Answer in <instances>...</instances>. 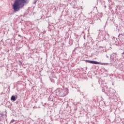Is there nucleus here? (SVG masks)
Here are the masks:
<instances>
[{
	"label": "nucleus",
	"instance_id": "f257e3e1",
	"mask_svg": "<svg viewBox=\"0 0 124 124\" xmlns=\"http://www.w3.org/2000/svg\"><path fill=\"white\" fill-rule=\"evenodd\" d=\"M30 2L29 0H15L13 4L14 12H18Z\"/></svg>",
	"mask_w": 124,
	"mask_h": 124
},
{
	"label": "nucleus",
	"instance_id": "f03ea898",
	"mask_svg": "<svg viewBox=\"0 0 124 124\" xmlns=\"http://www.w3.org/2000/svg\"><path fill=\"white\" fill-rule=\"evenodd\" d=\"M54 93L56 95H57L58 96H65V95H66L65 90L61 88L57 89Z\"/></svg>",
	"mask_w": 124,
	"mask_h": 124
},
{
	"label": "nucleus",
	"instance_id": "7ed1b4c3",
	"mask_svg": "<svg viewBox=\"0 0 124 124\" xmlns=\"http://www.w3.org/2000/svg\"><path fill=\"white\" fill-rule=\"evenodd\" d=\"M85 62H89V63H92L93 64H101V63L96 61L85 60Z\"/></svg>",
	"mask_w": 124,
	"mask_h": 124
},
{
	"label": "nucleus",
	"instance_id": "20e7f679",
	"mask_svg": "<svg viewBox=\"0 0 124 124\" xmlns=\"http://www.w3.org/2000/svg\"><path fill=\"white\" fill-rule=\"evenodd\" d=\"M11 99L13 100V101H15V100H16V97H15V96H12Z\"/></svg>",
	"mask_w": 124,
	"mask_h": 124
},
{
	"label": "nucleus",
	"instance_id": "39448f33",
	"mask_svg": "<svg viewBox=\"0 0 124 124\" xmlns=\"http://www.w3.org/2000/svg\"><path fill=\"white\" fill-rule=\"evenodd\" d=\"M11 123H14V120H11Z\"/></svg>",
	"mask_w": 124,
	"mask_h": 124
},
{
	"label": "nucleus",
	"instance_id": "423d86ee",
	"mask_svg": "<svg viewBox=\"0 0 124 124\" xmlns=\"http://www.w3.org/2000/svg\"><path fill=\"white\" fill-rule=\"evenodd\" d=\"M18 36L20 37H22V36H21L20 34L18 35Z\"/></svg>",
	"mask_w": 124,
	"mask_h": 124
},
{
	"label": "nucleus",
	"instance_id": "0eeeda50",
	"mask_svg": "<svg viewBox=\"0 0 124 124\" xmlns=\"http://www.w3.org/2000/svg\"><path fill=\"white\" fill-rule=\"evenodd\" d=\"M106 57H107V58H108V56H107V55H106Z\"/></svg>",
	"mask_w": 124,
	"mask_h": 124
},
{
	"label": "nucleus",
	"instance_id": "6e6552de",
	"mask_svg": "<svg viewBox=\"0 0 124 124\" xmlns=\"http://www.w3.org/2000/svg\"><path fill=\"white\" fill-rule=\"evenodd\" d=\"M93 85H92V87H93Z\"/></svg>",
	"mask_w": 124,
	"mask_h": 124
}]
</instances>
